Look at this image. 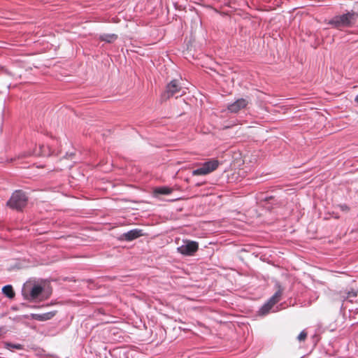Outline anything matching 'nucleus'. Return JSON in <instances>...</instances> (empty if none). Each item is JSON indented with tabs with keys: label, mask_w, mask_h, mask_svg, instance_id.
Instances as JSON below:
<instances>
[{
	"label": "nucleus",
	"mask_w": 358,
	"mask_h": 358,
	"mask_svg": "<svg viewBox=\"0 0 358 358\" xmlns=\"http://www.w3.org/2000/svg\"><path fill=\"white\" fill-rule=\"evenodd\" d=\"M6 348L8 350L13 351L14 350H22L23 347L21 344L7 343H6Z\"/></svg>",
	"instance_id": "15"
},
{
	"label": "nucleus",
	"mask_w": 358,
	"mask_h": 358,
	"mask_svg": "<svg viewBox=\"0 0 358 358\" xmlns=\"http://www.w3.org/2000/svg\"><path fill=\"white\" fill-rule=\"evenodd\" d=\"M248 99L240 98L227 106V110L230 113H237L242 109L245 108L249 103Z\"/></svg>",
	"instance_id": "6"
},
{
	"label": "nucleus",
	"mask_w": 358,
	"mask_h": 358,
	"mask_svg": "<svg viewBox=\"0 0 358 358\" xmlns=\"http://www.w3.org/2000/svg\"><path fill=\"white\" fill-rule=\"evenodd\" d=\"M307 333L303 330L302 331L297 337L299 341H303L306 338Z\"/></svg>",
	"instance_id": "19"
},
{
	"label": "nucleus",
	"mask_w": 358,
	"mask_h": 358,
	"mask_svg": "<svg viewBox=\"0 0 358 358\" xmlns=\"http://www.w3.org/2000/svg\"><path fill=\"white\" fill-rule=\"evenodd\" d=\"M355 101L358 103V94L356 96Z\"/></svg>",
	"instance_id": "22"
},
{
	"label": "nucleus",
	"mask_w": 358,
	"mask_h": 358,
	"mask_svg": "<svg viewBox=\"0 0 358 358\" xmlns=\"http://www.w3.org/2000/svg\"><path fill=\"white\" fill-rule=\"evenodd\" d=\"M282 294V289L279 287L278 290L269 299L268 301L272 303L273 305H275L280 300Z\"/></svg>",
	"instance_id": "13"
},
{
	"label": "nucleus",
	"mask_w": 358,
	"mask_h": 358,
	"mask_svg": "<svg viewBox=\"0 0 358 358\" xmlns=\"http://www.w3.org/2000/svg\"><path fill=\"white\" fill-rule=\"evenodd\" d=\"M33 155H45L44 152L43 150H41L40 152H34L33 153Z\"/></svg>",
	"instance_id": "21"
},
{
	"label": "nucleus",
	"mask_w": 358,
	"mask_h": 358,
	"mask_svg": "<svg viewBox=\"0 0 358 358\" xmlns=\"http://www.w3.org/2000/svg\"><path fill=\"white\" fill-rule=\"evenodd\" d=\"M44 148V146L43 145V146L40 147V149L42 150V148Z\"/></svg>",
	"instance_id": "23"
},
{
	"label": "nucleus",
	"mask_w": 358,
	"mask_h": 358,
	"mask_svg": "<svg viewBox=\"0 0 358 358\" xmlns=\"http://www.w3.org/2000/svg\"><path fill=\"white\" fill-rule=\"evenodd\" d=\"M192 176H206L208 175L207 171L201 166L199 168L192 171Z\"/></svg>",
	"instance_id": "17"
},
{
	"label": "nucleus",
	"mask_w": 358,
	"mask_h": 358,
	"mask_svg": "<svg viewBox=\"0 0 358 358\" xmlns=\"http://www.w3.org/2000/svg\"><path fill=\"white\" fill-rule=\"evenodd\" d=\"M199 244L197 242L189 240H183L182 245L177 248L178 252L185 256H192L198 250Z\"/></svg>",
	"instance_id": "5"
},
{
	"label": "nucleus",
	"mask_w": 358,
	"mask_h": 358,
	"mask_svg": "<svg viewBox=\"0 0 358 358\" xmlns=\"http://www.w3.org/2000/svg\"><path fill=\"white\" fill-rule=\"evenodd\" d=\"M182 93H184V90L182 87L179 84V81L173 80L167 85L166 90L162 94V99H167L173 96L178 97Z\"/></svg>",
	"instance_id": "4"
},
{
	"label": "nucleus",
	"mask_w": 358,
	"mask_h": 358,
	"mask_svg": "<svg viewBox=\"0 0 358 358\" xmlns=\"http://www.w3.org/2000/svg\"><path fill=\"white\" fill-rule=\"evenodd\" d=\"M3 294L7 297L12 299L15 296V293L13 289V287L10 285H6L2 288Z\"/></svg>",
	"instance_id": "14"
},
{
	"label": "nucleus",
	"mask_w": 358,
	"mask_h": 358,
	"mask_svg": "<svg viewBox=\"0 0 358 358\" xmlns=\"http://www.w3.org/2000/svg\"><path fill=\"white\" fill-rule=\"evenodd\" d=\"M220 164V162L217 159H210L208 162H204L201 164L203 168H204L205 171H207V173L209 174L211 172L214 171L217 169Z\"/></svg>",
	"instance_id": "8"
},
{
	"label": "nucleus",
	"mask_w": 358,
	"mask_h": 358,
	"mask_svg": "<svg viewBox=\"0 0 358 358\" xmlns=\"http://www.w3.org/2000/svg\"><path fill=\"white\" fill-rule=\"evenodd\" d=\"M192 176H206L208 175L207 171L201 166L199 168L192 171Z\"/></svg>",
	"instance_id": "16"
},
{
	"label": "nucleus",
	"mask_w": 358,
	"mask_h": 358,
	"mask_svg": "<svg viewBox=\"0 0 358 358\" xmlns=\"http://www.w3.org/2000/svg\"><path fill=\"white\" fill-rule=\"evenodd\" d=\"M27 203V196L22 190L15 191L8 201L7 205L16 210H22Z\"/></svg>",
	"instance_id": "3"
},
{
	"label": "nucleus",
	"mask_w": 358,
	"mask_h": 358,
	"mask_svg": "<svg viewBox=\"0 0 358 358\" xmlns=\"http://www.w3.org/2000/svg\"><path fill=\"white\" fill-rule=\"evenodd\" d=\"M117 38V35L114 34H103L99 36L101 41H106L107 43H112L115 41Z\"/></svg>",
	"instance_id": "11"
},
{
	"label": "nucleus",
	"mask_w": 358,
	"mask_h": 358,
	"mask_svg": "<svg viewBox=\"0 0 358 358\" xmlns=\"http://www.w3.org/2000/svg\"><path fill=\"white\" fill-rule=\"evenodd\" d=\"M22 293L24 298L30 301H41L48 297L45 293L44 288L38 284H25Z\"/></svg>",
	"instance_id": "1"
},
{
	"label": "nucleus",
	"mask_w": 358,
	"mask_h": 358,
	"mask_svg": "<svg viewBox=\"0 0 358 358\" xmlns=\"http://www.w3.org/2000/svg\"><path fill=\"white\" fill-rule=\"evenodd\" d=\"M55 316V313L48 312L43 314L33 313L31 315V317L33 320L38 321H46L52 319Z\"/></svg>",
	"instance_id": "9"
},
{
	"label": "nucleus",
	"mask_w": 358,
	"mask_h": 358,
	"mask_svg": "<svg viewBox=\"0 0 358 358\" xmlns=\"http://www.w3.org/2000/svg\"><path fill=\"white\" fill-rule=\"evenodd\" d=\"M358 15L350 11L341 15H336L331 19L328 24L336 29H342L344 27H351L356 22Z\"/></svg>",
	"instance_id": "2"
},
{
	"label": "nucleus",
	"mask_w": 358,
	"mask_h": 358,
	"mask_svg": "<svg viewBox=\"0 0 358 358\" xmlns=\"http://www.w3.org/2000/svg\"><path fill=\"white\" fill-rule=\"evenodd\" d=\"M338 207L341 209V210L344 211V212H347L349 210L348 206L345 204L339 205Z\"/></svg>",
	"instance_id": "20"
},
{
	"label": "nucleus",
	"mask_w": 358,
	"mask_h": 358,
	"mask_svg": "<svg viewBox=\"0 0 358 358\" xmlns=\"http://www.w3.org/2000/svg\"><path fill=\"white\" fill-rule=\"evenodd\" d=\"M173 189L168 187H157L154 190V194L155 195L157 194H164V195H169L172 192Z\"/></svg>",
	"instance_id": "12"
},
{
	"label": "nucleus",
	"mask_w": 358,
	"mask_h": 358,
	"mask_svg": "<svg viewBox=\"0 0 358 358\" xmlns=\"http://www.w3.org/2000/svg\"><path fill=\"white\" fill-rule=\"evenodd\" d=\"M274 305L272 304L269 301H268L259 310V314L260 315H267L273 308Z\"/></svg>",
	"instance_id": "10"
},
{
	"label": "nucleus",
	"mask_w": 358,
	"mask_h": 358,
	"mask_svg": "<svg viewBox=\"0 0 358 358\" xmlns=\"http://www.w3.org/2000/svg\"><path fill=\"white\" fill-rule=\"evenodd\" d=\"M357 296V292L354 290L350 291L347 293L346 296H343L344 300L349 299L351 301V298H355Z\"/></svg>",
	"instance_id": "18"
},
{
	"label": "nucleus",
	"mask_w": 358,
	"mask_h": 358,
	"mask_svg": "<svg viewBox=\"0 0 358 358\" xmlns=\"http://www.w3.org/2000/svg\"><path fill=\"white\" fill-rule=\"evenodd\" d=\"M143 235V230L140 229H134L127 232L123 233L119 237L120 241H131Z\"/></svg>",
	"instance_id": "7"
}]
</instances>
